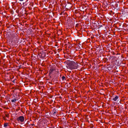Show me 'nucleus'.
Segmentation results:
<instances>
[{
    "label": "nucleus",
    "instance_id": "obj_1",
    "mask_svg": "<svg viewBox=\"0 0 128 128\" xmlns=\"http://www.w3.org/2000/svg\"><path fill=\"white\" fill-rule=\"evenodd\" d=\"M50 63L48 62V66H50L48 67V68H50L49 71V73L48 74V80H52L55 78V73L54 72V65H51Z\"/></svg>",
    "mask_w": 128,
    "mask_h": 128
},
{
    "label": "nucleus",
    "instance_id": "obj_2",
    "mask_svg": "<svg viewBox=\"0 0 128 128\" xmlns=\"http://www.w3.org/2000/svg\"><path fill=\"white\" fill-rule=\"evenodd\" d=\"M54 107L52 104L50 105L48 104V110L49 112V114L50 116L52 117L55 115L57 111L54 108Z\"/></svg>",
    "mask_w": 128,
    "mask_h": 128
},
{
    "label": "nucleus",
    "instance_id": "obj_3",
    "mask_svg": "<svg viewBox=\"0 0 128 128\" xmlns=\"http://www.w3.org/2000/svg\"><path fill=\"white\" fill-rule=\"evenodd\" d=\"M68 67L71 70L75 69L78 68V65L74 61L69 62L68 64Z\"/></svg>",
    "mask_w": 128,
    "mask_h": 128
},
{
    "label": "nucleus",
    "instance_id": "obj_4",
    "mask_svg": "<svg viewBox=\"0 0 128 128\" xmlns=\"http://www.w3.org/2000/svg\"><path fill=\"white\" fill-rule=\"evenodd\" d=\"M46 51H45L38 52V54L40 57L39 58L43 59L46 56Z\"/></svg>",
    "mask_w": 128,
    "mask_h": 128
},
{
    "label": "nucleus",
    "instance_id": "obj_5",
    "mask_svg": "<svg viewBox=\"0 0 128 128\" xmlns=\"http://www.w3.org/2000/svg\"><path fill=\"white\" fill-rule=\"evenodd\" d=\"M54 16L53 12L52 11L50 12H48V24H49V22L53 18L52 17Z\"/></svg>",
    "mask_w": 128,
    "mask_h": 128
},
{
    "label": "nucleus",
    "instance_id": "obj_6",
    "mask_svg": "<svg viewBox=\"0 0 128 128\" xmlns=\"http://www.w3.org/2000/svg\"><path fill=\"white\" fill-rule=\"evenodd\" d=\"M17 120L18 121H20L21 122H23L24 120V118L23 116H20L17 118Z\"/></svg>",
    "mask_w": 128,
    "mask_h": 128
},
{
    "label": "nucleus",
    "instance_id": "obj_7",
    "mask_svg": "<svg viewBox=\"0 0 128 128\" xmlns=\"http://www.w3.org/2000/svg\"><path fill=\"white\" fill-rule=\"evenodd\" d=\"M48 89V92H50V94L48 93V97L50 96V98H52L54 96L53 92L52 91H51V90L50 89Z\"/></svg>",
    "mask_w": 128,
    "mask_h": 128
},
{
    "label": "nucleus",
    "instance_id": "obj_8",
    "mask_svg": "<svg viewBox=\"0 0 128 128\" xmlns=\"http://www.w3.org/2000/svg\"><path fill=\"white\" fill-rule=\"evenodd\" d=\"M47 120L45 121L44 122V128H48V123Z\"/></svg>",
    "mask_w": 128,
    "mask_h": 128
},
{
    "label": "nucleus",
    "instance_id": "obj_9",
    "mask_svg": "<svg viewBox=\"0 0 128 128\" xmlns=\"http://www.w3.org/2000/svg\"><path fill=\"white\" fill-rule=\"evenodd\" d=\"M51 34H53L52 33H51L50 32L48 31V40H51L52 39V35Z\"/></svg>",
    "mask_w": 128,
    "mask_h": 128
},
{
    "label": "nucleus",
    "instance_id": "obj_10",
    "mask_svg": "<svg viewBox=\"0 0 128 128\" xmlns=\"http://www.w3.org/2000/svg\"><path fill=\"white\" fill-rule=\"evenodd\" d=\"M118 96H116L114 98L113 100H114V101H116L118 98Z\"/></svg>",
    "mask_w": 128,
    "mask_h": 128
},
{
    "label": "nucleus",
    "instance_id": "obj_11",
    "mask_svg": "<svg viewBox=\"0 0 128 128\" xmlns=\"http://www.w3.org/2000/svg\"><path fill=\"white\" fill-rule=\"evenodd\" d=\"M53 100L51 99L48 101V104H52L53 103Z\"/></svg>",
    "mask_w": 128,
    "mask_h": 128
},
{
    "label": "nucleus",
    "instance_id": "obj_12",
    "mask_svg": "<svg viewBox=\"0 0 128 128\" xmlns=\"http://www.w3.org/2000/svg\"><path fill=\"white\" fill-rule=\"evenodd\" d=\"M8 123H4V126L6 128L8 126Z\"/></svg>",
    "mask_w": 128,
    "mask_h": 128
},
{
    "label": "nucleus",
    "instance_id": "obj_13",
    "mask_svg": "<svg viewBox=\"0 0 128 128\" xmlns=\"http://www.w3.org/2000/svg\"><path fill=\"white\" fill-rule=\"evenodd\" d=\"M16 101V99L15 98H14L11 101L12 102H15Z\"/></svg>",
    "mask_w": 128,
    "mask_h": 128
},
{
    "label": "nucleus",
    "instance_id": "obj_14",
    "mask_svg": "<svg viewBox=\"0 0 128 128\" xmlns=\"http://www.w3.org/2000/svg\"><path fill=\"white\" fill-rule=\"evenodd\" d=\"M62 80H66V78H65V76H63L62 77Z\"/></svg>",
    "mask_w": 128,
    "mask_h": 128
},
{
    "label": "nucleus",
    "instance_id": "obj_15",
    "mask_svg": "<svg viewBox=\"0 0 128 128\" xmlns=\"http://www.w3.org/2000/svg\"><path fill=\"white\" fill-rule=\"evenodd\" d=\"M105 62H106L108 60V59L107 58H104L103 60Z\"/></svg>",
    "mask_w": 128,
    "mask_h": 128
},
{
    "label": "nucleus",
    "instance_id": "obj_16",
    "mask_svg": "<svg viewBox=\"0 0 128 128\" xmlns=\"http://www.w3.org/2000/svg\"><path fill=\"white\" fill-rule=\"evenodd\" d=\"M52 5L51 4H50L49 5V6H48V8H52Z\"/></svg>",
    "mask_w": 128,
    "mask_h": 128
},
{
    "label": "nucleus",
    "instance_id": "obj_17",
    "mask_svg": "<svg viewBox=\"0 0 128 128\" xmlns=\"http://www.w3.org/2000/svg\"><path fill=\"white\" fill-rule=\"evenodd\" d=\"M90 127L91 128H92L94 127V125L93 124H91L90 126Z\"/></svg>",
    "mask_w": 128,
    "mask_h": 128
},
{
    "label": "nucleus",
    "instance_id": "obj_18",
    "mask_svg": "<svg viewBox=\"0 0 128 128\" xmlns=\"http://www.w3.org/2000/svg\"><path fill=\"white\" fill-rule=\"evenodd\" d=\"M52 41H50V44H49L48 43V45H51L52 44Z\"/></svg>",
    "mask_w": 128,
    "mask_h": 128
},
{
    "label": "nucleus",
    "instance_id": "obj_19",
    "mask_svg": "<svg viewBox=\"0 0 128 128\" xmlns=\"http://www.w3.org/2000/svg\"><path fill=\"white\" fill-rule=\"evenodd\" d=\"M48 127H49V126H51V125H52V124H50V123H49V122H48Z\"/></svg>",
    "mask_w": 128,
    "mask_h": 128
},
{
    "label": "nucleus",
    "instance_id": "obj_20",
    "mask_svg": "<svg viewBox=\"0 0 128 128\" xmlns=\"http://www.w3.org/2000/svg\"><path fill=\"white\" fill-rule=\"evenodd\" d=\"M8 116H9L8 114H5V117H7L8 118Z\"/></svg>",
    "mask_w": 128,
    "mask_h": 128
},
{
    "label": "nucleus",
    "instance_id": "obj_21",
    "mask_svg": "<svg viewBox=\"0 0 128 128\" xmlns=\"http://www.w3.org/2000/svg\"><path fill=\"white\" fill-rule=\"evenodd\" d=\"M68 5H67V4H66L65 6V7H68Z\"/></svg>",
    "mask_w": 128,
    "mask_h": 128
},
{
    "label": "nucleus",
    "instance_id": "obj_22",
    "mask_svg": "<svg viewBox=\"0 0 128 128\" xmlns=\"http://www.w3.org/2000/svg\"><path fill=\"white\" fill-rule=\"evenodd\" d=\"M48 60H49L50 59H51L50 58L49 56H48Z\"/></svg>",
    "mask_w": 128,
    "mask_h": 128
},
{
    "label": "nucleus",
    "instance_id": "obj_23",
    "mask_svg": "<svg viewBox=\"0 0 128 128\" xmlns=\"http://www.w3.org/2000/svg\"><path fill=\"white\" fill-rule=\"evenodd\" d=\"M79 25V24H77L76 25V26H78V25Z\"/></svg>",
    "mask_w": 128,
    "mask_h": 128
},
{
    "label": "nucleus",
    "instance_id": "obj_24",
    "mask_svg": "<svg viewBox=\"0 0 128 128\" xmlns=\"http://www.w3.org/2000/svg\"><path fill=\"white\" fill-rule=\"evenodd\" d=\"M70 4V6H71V4ZM71 7H72V6H70V7H69L68 8H71Z\"/></svg>",
    "mask_w": 128,
    "mask_h": 128
},
{
    "label": "nucleus",
    "instance_id": "obj_25",
    "mask_svg": "<svg viewBox=\"0 0 128 128\" xmlns=\"http://www.w3.org/2000/svg\"><path fill=\"white\" fill-rule=\"evenodd\" d=\"M49 128H54V127H52V126L51 127H50Z\"/></svg>",
    "mask_w": 128,
    "mask_h": 128
},
{
    "label": "nucleus",
    "instance_id": "obj_26",
    "mask_svg": "<svg viewBox=\"0 0 128 128\" xmlns=\"http://www.w3.org/2000/svg\"><path fill=\"white\" fill-rule=\"evenodd\" d=\"M112 58V57L111 56H110V57H109V58L110 59L111 58Z\"/></svg>",
    "mask_w": 128,
    "mask_h": 128
},
{
    "label": "nucleus",
    "instance_id": "obj_27",
    "mask_svg": "<svg viewBox=\"0 0 128 128\" xmlns=\"http://www.w3.org/2000/svg\"><path fill=\"white\" fill-rule=\"evenodd\" d=\"M20 1H22L23 0H19Z\"/></svg>",
    "mask_w": 128,
    "mask_h": 128
},
{
    "label": "nucleus",
    "instance_id": "obj_28",
    "mask_svg": "<svg viewBox=\"0 0 128 128\" xmlns=\"http://www.w3.org/2000/svg\"><path fill=\"white\" fill-rule=\"evenodd\" d=\"M110 68V66H109V67H108V69H109L108 68Z\"/></svg>",
    "mask_w": 128,
    "mask_h": 128
},
{
    "label": "nucleus",
    "instance_id": "obj_29",
    "mask_svg": "<svg viewBox=\"0 0 128 128\" xmlns=\"http://www.w3.org/2000/svg\"><path fill=\"white\" fill-rule=\"evenodd\" d=\"M48 53L49 52H50V51L49 50H48Z\"/></svg>",
    "mask_w": 128,
    "mask_h": 128
},
{
    "label": "nucleus",
    "instance_id": "obj_30",
    "mask_svg": "<svg viewBox=\"0 0 128 128\" xmlns=\"http://www.w3.org/2000/svg\"><path fill=\"white\" fill-rule=\"evenodd\" d=\"M78 47H80V46H78Z\"/></svg>",
    "mask_w": 128,
    "mask_h": 128
},
{
    "label": "nucleus",
    "instance_id": "obj_31",
    "mask_svg": "<svg viewBox=\"0 0 128 128\" xmlns=\"http://www.w3.org/2000/svg\"><path fill=\"white\" fill-rule=\"evenodd\" d=\"M34 125V124H32V126H33Z\"/></svg>",
    "mask_w": 128,
    "mask_h": 128
},
{
    "label": "nucleus",
    "instance_id": "obj_32",
    "mask_svg": "<svg viewBox=\"0 0 128 128\" xmlns=\"http://www.w3.org/2000/svg\"><path fill=\"white\" fill-rule=\"evenodd\" d=\"M50 26H49V27H48V30L49 29V28H50Z\"/></svg>",
    "mask_w": 128,
    "mask_h": 128
},
{
    "label": "nucleus",
    "instance_id": "obj_33",
    "mask_svg": "<svg viewBox=\"0 0 128 128\" xmlns=\"http://www.w3.org/2000/svg\"><path fill=\"white\" fill-rule=\"evenodd\" d=\"M114 14V12L113 13V14Z\"/></svg>",
    "mask_w": 128,
    "mask_h": 128
},
{
    "label": "nucleus",
    "instance_id": "obj_34",
    "mask_svg": "<svg viewBox=\"0 0 128 128\" xmlns=\"http://www.w3.org/2000/svg\"><path fill=\"white\" fill-rule=\"evenodd\" d=\"M49 48H49V47H48V50H49Z\"/></svg>",
    "mask_w": 128,
    "mask_h": 128
},
{
    "label": "nucleus",
    "instance_id": "obj_35",
    "mask_svg": "<svg viewBox=\"0 0 128 128\" xmlns=\"http://www.w3.org/2000/svg\"><path fill=\"white\" fill-rule=\"evenodd\" d=\"M72 22V24H73V22Z\"/></svg>",
    "mask_w": 128,
    "mask_h": 128
},
{
    "label": "nucleus",
    "instance_id": "obj_36",
    "mask_svg": "<svg viewBox=\"0 0 128 128\" xmlns=\"http://www.w3.org/2000/svg\"><path fill=\"white\" fill-rule=\"evenodd\" d=\"M48 83H50V82H48Z\"/></svg>",
    "mask_w": 128,
    "mask_h": 128
},
{
    "label": "nucleus",
    "instance_id": "obj_37",
    "mask_svg": "<svg viewBox=\"0 0 128 128\" xmlns=\"http://www.w3.org/2000/svg\"><path fill=\"white\" fill-rule=\"evenodd\" d=\"M13 82H14V81H13Z\"/></svg>",
    "mask_w": 128,
    "mask_h": 128
},
{
    "label": "nucleus",
    "instance_id": "obj_38",
    "mask_svg": "<svg viewBox=\"0 0 128 128\" xmlns=\"http://www.w3.org/2000/svg\"><path fill=\"white\" fill-rule=\"evenodd\" d=\"M53 4V3H52V4Z\"/></svg>",
    "mask_w": 128,
    "mask_h": 128
},
{
    "label": "nucleus",
    "instance_id": "obj_39",
    "mask_svg": "<svg viewBox=\"0 0 128 128\" xmlns=\"http://www.w3.org/2000/svg\"><path fill=\"white\" fill-rule=\"evenodd\" d=\"M48 0V1H49V0Z\"/></svg>",
    "mask_w": 128,
    "mask_h": 128
}]
</instances>
